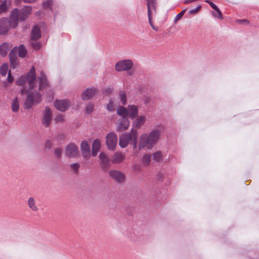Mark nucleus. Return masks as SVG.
I'll list each match as a JSON object with an SVG mask.
<instances>
[{
  "mask_svg": "<svg viewBox=\"0 0 259 259\" xmlns=\"http://www.w3.org/2000/svg\"><path fill=\"white\" fill-rule=\"evenodd\" d=\"M35 69L32 67L26 75L20 76L17 80V84L22 86L21 92H27V99L25 102V106L29 109L32 106L37 104L41 101V93L37 92V86L35 81ZM39 80V91H42L48 85V81L46 74L41 71L38 78Z\"/></svg>",
  "mask_w": 259,
  "mask_h": 259,
  "instance_id": "nucleus-1",
  "label": "nucleus"
},
{
  "mask_svg": "<svg viewBox=\"0 0 259 259\" xmlns=\"http://www.w3.org/2000/svg\"><path fill=\"white\" fill-rule=\"evenodd\" d=\"M160 135V131L157 129L152 131L149 134H143L139 138L138 149L144 148L150 150L158 141Z\"/></svg>",
  "mask_w": 259,
  "mask_h": 259,
  "instance_id": "nucleus-2",
  "label": "nucleus"
},
{
  "mask_svg": "<svg viewBox=\"0 0 259 259\" xmlns=\"http://www.w3.org/2000/svg\"><path fill=\"white\" fill-rule=\"evenodd\" d=\"M17 10H13L11 13L10 19L6 18L0 19V34H5L10 28H15L17 26Z\"/></svg>",
  "mask_w": 259,
  "mask_h": 259,
  "instance_id": "nucleus-3",
  "label": "nucleus"
},
{
  "mask_svg": "<svg viewBox=\"0 0 259 259\" xmlns=\"http://www.w3.org/2000/svg\"><path fill=\"white\" fill-rule=\"evenodd\" d=\"M134 66V62L131 59L121 60L115 64V70L117 72L128 71Z\"/></svg>",
  "mask_w": 259,
  "mask_h": 259,
  "instance_id": "nucleus-4",
  "label": "nucleus"
},
{
  "mask_svg": "<svg viewBox=\"0 0 259 259\" xmlns=\"http://www.w3.org/2000/svg\"><path fill=\"white\" fill-rule=\"evenodd\" d=\"M117 143V137L113 132L108 133L106 137V144L108 150L114 151Z\"/></svg>",
  "mask_w": 259,
  "mask_h": 259,
  "instance_id": "nucleus-5",
  "label": "nucleus"
},
{
  "mask_svg": "<svg viewBox=\"0 0 259 259\" xmlns=\"http://www.w3.org/2000/svg\"><path fill=\"white\" fill-rule=\"evenodd\" d=\"M14 10H17V24L18 21H23L27 19L31 13L32 8L30 6H25L19 11L18 9H15Z\"/></svg>",
  "mask_w": 259,
  "mask_h": 259,
  "instance_id": "nucleus-6",
  "label": "nucleus"
},
{
  "mask_svg": "<svg viewBox=\"0 0 259 259\" xmlns=\"http://www.w3.org/2000/svg\"><path fill=\"white\" fill-rule=\"evenodd\" d=\"M52 119V112L51 109L46 107L42 112L41 122L45 127H49Z\"/></svg>",
  "mask_w": 259,
  "mask_h": 259,
  "instance_id": "nucleus-7",
  "label": "nucleus"
},
{
  "mask_svg": "<svg viewBox=\"0 0 259 259\" xmlns=\"http://www.w3.org/2000/svg\"><path fill=\"white\" fill-rule=\"evenodd\" d=\"M79 154V150L77 146L74 143L69 144L65 149L66 156L72 158L75 157Z\"/></svg>",
  "mask_w": 259,
  "mask_h": 259,
  "instance_id": "nucleus-8",
  "label": "nucleus"
},
{
  "mask_svg": "<svg viewBox=\"0 0 259 259\" xmlns=\"http://www.w3.org/2000/svg\"><path fill=\"white\" fill-rule=\"evenodd\" d=\"M54 105L57 110L64 112L70 107L71 103L68 100H56Z\"/></svg>",
  "mask_w": 259,
  "mask_h": 259,
  "instance_id": "nucleus-9",
  "label": "nucleus"
},
{
  "mask_svg": "<svg viewBox=\"0 0 259 259\" xmlns=\"http://www.w3.org/2000/svg\"><path fill=\"white\" fill-rule=\"evenodd\" d=\"M133 137V134L131 133H125L122 134L119 137V145L122 148H125L128 145L130 142Z\"/></svg>",
  "mask_w": 259,
  "mask_h": 259,
  "instance_id": "nucleus-10",
  "label": "nucleus"
},
{
  "mask_svg": "<svg viewBox=\"0 0 259 259\" xmlns=\"http://www.w3.org/2000/svg\"><path fill=\"white\" fill-rule=\"evenodd\" d=\"M109 175L111 178L118 183L123 182L125 179V175L122 172L117 170H110Z\"/></svg>",
  "mask_w": 259,
  "mask_h": 259,
  "instance_id": "nucleus-11",
  "label": "nucleus"
},
{
  "mask_svg": "<svg viewBox=\"0 0 259 259\" xmlns=\"http://www.w3.org/2000/svg\"><path fill=\"white\" fill-rule=\"evenodd\" d=\"M130 124V122L126 117H121L117 123V131H123L126 130Z\"/></svg>",
  "mask_w": 259,
  "mask_h": 259,
  "instance_id": "nucleus-12",
  "label": "nucleus"
},
{
  "mask_svg": "<svg viewBox=\"0 0 259 259\" xmlns=\"http://www.w3.org/2000/svg\"><path fill=\"white\" fill-rule=\"evenodd\" d=\"M80 149L83 157L88 159L91 156L90 146L87 141H83L80 144Z\"/></svg>",
  "mask_w": 259,
  "mask_h": 259,
  "instance_id": "nucleus-13",
  "label": "nucleus"
},
{
  "mask_svg": "<svg viewBox=\"0 0 259 259\" xmlns=\"http://www.w3.org/2000/svg\"><path fill=\"white\" fill-rule=\"evenodd\" d=\"M97 93V89L93 88L87 89L82 94L81 98L83 100H88L92 99Z\"/></svg>",
  "mask_w": 259,
  "mask_h": 259,
  "instance_id": "nucleus-14",
  "label": "nucleus"
},
{
  "mask_svg": "<svg viewBox=\"0 0 259 259\" xmlns=\"http://www.w3.org/2000/svg\"><path fill=\"white\" fill-rule=\"evenodd\" d=\"M147 7H148V15L149 22L151 27H153V25L152 22L151 15L152 10L155 11L156 6L155 0H147Z\"/></svg>",
  "mask_w": 259,
  "mask_h": 259,
  "instance_id": "nucleus-15",
  "label": "nucleus"
},
{
  "mask_svg": "<svg viewBox=\"0 0 259 259\" xmlns=\"http://www.w3.org/2000/svg\"><path fill=\"white\" fill-rule=\"evenodd\" d=\"M125 158V154L120 152H115L111 158L112 163L117 164L122 162Z\"/></svg>",
  "mask_w": 259,
  "mask_h": 259,
  "instance_id": "nucleus-16",
  "label": "nucleus"
},
{
  "mask_svg": "<svg viewBox=\"0 0 259 259\" xmlns=\"http://www.w3.org/2000/svg\"><path fill=\"white\" fill-rule=\"evenodd\" d=\"M138 107L134 105H129L127 107V116L131 118H134L138 116Z\"/></svg>",
  "mask_w": 259,
  "mask_h": 259,
  "instance_id": "nucleus-17",
  "label": "nucleus"
},
{
  "mask_svg": "<svg viewBox=\"0 0 259 259\" xmlns=\"http://www.w3.org/2000/svg\"><path fill=\"white\" fill-rule=\"evenodd\" d=\"M99 158L101 160V165L104 169L108 168L110 166V159L109 157L103 152L99 155Z\"/></svg>",
  "mask_w": 259,
  "mask_h": 259,
  "instance_id": "nucleus-18",
  "label": "nucleus"
},
{
  "mask_svg": "<svg viewBox=\"0 0 259 259\" xmlns=\"http://www.w3.org/2000/svg\"><path fill=\"white\" fill-rule=\"evenodd\" d=\"M133 121V125L136 128H140L143 125L146 120V117L145 115H140Z\"/></svg>",
  "mask_w": 259,
  "mask_h": 259,
  "instance_id": "nucleus-19",
  "label": "nucleus"
},
{
  "mask_svg": "<svg viewBox=\"0 0 259 259\" xmlns=\"http://www.w3.org/2000/svg\"><path fill=\"white\" fill-rule=\"evenodd\" d=\"M11 48V46L10 44L7 42L3 43L0 45V54L2 56H6Z\"/></svg>",
  "mask_w": 259,
  "mask_h": 259,
  "instance_id": "nucleus-20",
  "label": "nucleus"
},
{
  "mask_svg": "<svg viewBox=\"0 0 259 259\" xmlns=\"http://www.w3.org/2000/svg\"><path fill=\"white\" fill-rule=\"evenodd\" d=\"M41 36L40 29L37 26H34L31 31V39L32 40H36Z\"/></svg>",
  "mask_w": 259,
  "mask_h": 259,
  "instance_id": "nucleus-21",
  "label": "nucleus"
},
{
  "mask_svg": "<svg viewBox=\"0 0 259 259\" xmlns=\"http://www.w3.org/2000/svg\"><path fill=\"white\" fill-rule=\"evenodd\" d=\"M28 205L29 207L33 211H36L38 208L35 204V201L33 197H30L28 200Z\"/></svg>",
  "mask_w": 259,
  "mask_h": 259,
  "instance_id": "nucleus-22",
  "label": "nucleus"
},
{
  "mask_svg": "<svg viewBox=\"0 0 259 259\" xmlns=\"http://www.w3.org/2000/svg\"><path fill=\"white\" fill-rule=\"evenodd\" d=\"M117 113L118 115L121 116L122 117L127 116V108L123 106H118L117 109Z\"/></svg>",
  "mask_w": 259,
  "mask_h": 259,
  "instance_id": "nucleus-23",
  "label": "nucleus"
},
{
  "mask_svg": "<svg viewBox=\"0 0 259 259\" xmlns=\"http://www.w3.org/2000/svg\"><path fill=\"white\" fill-rule=\"evenodd\" d=\"M11 109L13 112H16L19 109V104L18 98L16 97L12 101Z\"/></svg>",
  "mask_w": 259,
  "mask_h": 259,
  "instance_id": "nucleus-24",
  "label": "nucleus"
},
{
  "mask_svg": "<svg viewBox=\"0 0 259 259\" xmlns=\"http://www.w3.org/2000/svg\"><path fill=\"white\" fill-rule=\"evenodd\" d=\"M10 4L9 0H5L1 5H0V14L5 12L8 8V6Z\"/></svg>",
  "mask_w": 259,
  "mask_h": 259,
  "instance_id": "nucleus-25",
  "label": "nucleus"
},
{
  "mask_svg": "<svg viewBox=\"0 0 259 259\" xmlns=\"http://www.w3.org/2000/svg\"><path fill=\"white\" fill-rule=\"evenodd\" d=\"M9 70V65L7 63H4L0 68V74L3 76H5Z\"/></svg>",
  "mask_w": 259,
  "mask_h": 259,
  "instance_id": "nucleus-26",
  "label": "nucleus"
},
{
  "mask_svg": "<svg viewBox=\"0 0 259 259\" xmlns=\"http://www.w3.org/2000/svg\"><path fill=\"white\" fill-rule=\"evenodd\" d=\"M27 53V51L23 45H20L18 49V55L20 57L24 58Z\"/></svg>",
  "mask_w": 259,
  "mask_h": 259,
  "instance_id": "nucleus-27",
  "label": "nucleus"
},
{
  "mask_svg": "<svg viewBox=\"0 0 259 259\" xmlns=\"http://www.w3.org/2000/svg\"><path fill=\"white\" fill-rule=\"evenodd\" d=\"M162 154L160 151H157L153 154V159L156 162H159L162 159Z\"/></svg>",
  "mask_w": 259,
  "mask_h": 259,
  "instance_id": "nucleus-28",
  "label": "nucleus"
},
{
  "mask_svg": "<svg viewBox=\"0 0 259 259\" xmlns=\"http://www.w3.org/2000/svg\"><path fill=\"white\" fill-rule=\"evenodd\" d=\"M131 132L133 136L134 149H135L137 146V130L136 129L132 128L131 130Z\"/></svg>",
  "mask_w": 259,
  "mask_h": 259,
  "instance_id": "nucleus-29",
  "label": "nucleus"
},
{
  "mask_svg": "<svg viewBox=\"0 0 259 259\" xmlns=\"http://www.w3.org/2000/svg\"><path fill=\"white\" fill-rule=\"evenodd\" d=\"M101 147V143L99 140L96 139L93 141L92 144V149L99 150Z\"/></svg>",
  "mask_w": 259,
  "mask_h": 259,
  "instance_id": "nucleus-30",
  "label": "nucleus"
},
{
  "mask_svg": "<svg viewBox=\"0 0 259 259\" xmlns=\"http://www.w3.org/2000/svg\"><path fill=\"white\" fill-rule=\"evenodd\" d=\"M119 98L122 104L124 105L126 103V95L124 92L121 91L120 92Z\"/></svg>",
  "mask_w": 259,
  "mask_h": 259,
  "instance_id": "nucleus-31",
  "label": "nucleus"
},
{
  "mask_svg": "<svg viewBox=\"0 0 259 259\" xmlns=\"http://www.w3.org/2000/svg\"><path fill=\"white\" fill-rule=\"evenodd\" d=\"M215 12H212V14L214 17L218 18L221 20L223 19L222 13L220 10L218 8L214 10Z\"/></svg>",
  "mask_w": 259,
  "mask_h": 259,
  "instance_id": "nucleus-32",
  "label": "nucleus"
},
{
  "mask_svg": "<svg viewBox=\"0 0 259 259\" xmlns=\"http://www.w3.org/2000/svg\"><path fill=\"white\" fill-rule=\"evenodd\" d=\"M115 107V104H114V102L111 100L109 101V103L107 105V109L109 111H113L114 110Z\"/></svg>",
  "mask_w": 259,
  "mask_h": 259,
  "instance_id": "nucleus-33",
  "label": "nucleus"
},
{
  "mask_svg": "<svg viewBox=\"0 0 259 259\" xmlns=\"http://www.w3.org/2000/svg\"><path fill=\"white\" fill-rule=\"evenodd\" d=\"M94 106L92 103H89L87 105L85 108V112L88 114H91L94 111Z\"/></svg>",
  "mask_w": 259,
  "mask_h": 259,
  "instance_id": "nucleus-34",
  "label": "nucleus"
},
{
  "mask_svg": "<svg viewBox=\"0 0 259 259\" xmlns=\"http://www.w3.org/2000/svg\"><path fill=\"white\" fill-rule=\"evenodd\" d=\"M151 161V155L150 154H146L143 156V162L145 165H148Z\"/></svg>",
  "mask_w": 259,
  "mask_h": 259,
  "instance_id": "nucleus-35",
  "label": "nucleus"
},
{
  "mask_svg": "<svg viewBox=\"0 0 259 259\" xmlns=\"http://www.w3.org/2000/svg\"><path fill=\"white\" fill-rule=\"evenodd\" d=\"M53 2L52 0H47L43 3V7L45 9H52Z\"/></svg>",
  "mask_w": 259,
  "mask_h": 259,
  "instance_id": "nucleus-36",
  "label": "nucleus"
},
{
  "mask_svg": "<svg viewBox=\"0 0 259 259\" xmlns=\"http://www.w3.org/2000/svg\"><path fill=\"white\" fill-rule=\"evenodd\" d=\"M79 166V164L78 163H74L70 165V167L74 170L75 173L78 172Z\"/></svg>",
  "mask_w": 259,
  "mask_h": 259,
  "instance_id": "nucleus-37",
  "label": "nucleus"
},
{
  "mask_svg": "<svg viewBox=\"0 0 259 259\" xmlns=\"http://www.w3.org/2000/svg\"><path fill=\"white\" fill-rule=\"evenodd\" d=\"M63 120H64V117H63V115L61 114H59L57 115L55 118V121L57 123L62 122L63 121Z\"/></svg>",
  "mask_w": 259,
  "mask_h": 259,
  "instance_id": "nucleus-38",
  "label": "nucleus"
},
{
  "mask_svg": "<svg viewBox=\"0 0 259 259\" xmlns=\"http://www.w3.org/2000/svg\"><path fill=\"white\" fill-rule=\"evenodd\" d=\"M186 11V10H183L182 12H181L179 14H178L175 18V22H176L178 20H180L183 16L184 15L185 12Z\"/></svg>",
  "mask_w": 259,
  "mask_h": 259,
  "instance_id": "nucleus-39",
  "label": "nucleus"
},
{
  "mask_svg": "<svg viewBox=\"0 0 259 259\" xmlns=\"http://www.w3.org/2000/svg\"><path fill=\"white\" fill-rule=\"evenodd\" d=\"M31 46L32 48L35 50H38L40 47L39 42L36 41L35 40H32Z\"/></svg>",
  "mask_w": 259,
  "mask_h": 259,
  "instance_id": "nucleus-40",
  "label": "nucleus"
},
{
  "mask_svg": "<svg viewBox=\"0 0 259 259\" xmlns=\"http://www.w3.org/2000/svg\"><path fill=\"white\" fill-rule=\"evenodd\" d=\"M201 6H199L197 8L194 9L190 10L189 14L191 15H194L197 14L201 9Z\"/></svg>",
  "mask_w": 259,
  "mask_h": 259,
  "instance_id": "nucleus-41",
  "label": "nucleus"
},
{
  "mask_svg": "<svg viewBox=\"0 0 259 259\" xmlns=\"http://www.w3.org/2000/svg\"><path fill=\"white\" fill-rule=\"evenodd\" d=\"M205 2L209 4V5L210 6V7L214 10H215L216 9H218V7L212 2H209L208 0H205Z\"/></svg>",
  "mask_w": 259,
  "mask_h": 259,
  "instance_id": "nucleus-42",
  "label": "nucleus"
},
{
  "mask_svg": "<svg viewBox=\"0 0 259 259\" xmlns=\"http://www.w3.org/2000/svg\"><path fill=\"white\" fill-rule=\"evenodd\" d=\"M7 80H8V82L10 83H11L13 81V80H14L13 77L11 75L10 71L8 72Z\"/></svg>",
  "mask_w": 259,
  "mask_h": 259,
  "instance_id": "nucleus-43",
  "label": "nucleus"
},
{
  "mask_svg": "<svg viewBox=\"0 0 259 259\" xmlns=\"http://www.w3.org/2000/svg\"><path fill=\"white\" fill-rule=\"evenodd\" d=\"M61 153L62 150L59 148L56 149L55 150V154L56 156H57L58 157H60L61 156Z\"/></svg>",
  "mask_w": 259,
  "mask_h": 259,
  "instance_id": "nucleus-44",
  "label": "nucleus"
},
{
  "mask_svg": "<svg viewBox=\"0 0 259 259\" xmlns=\"http://www.w3.org/2000/svg\"><path fill=\"white\" fill-rule=\"evenodd\" d=\"M113 89L111 88H107L103 90V93L106 94H109L111 93Z\"/></svg>",
  "mask_w": 259,
  "mask_h": 259,
  "instance_id": "nucleus-45",
  "label": "nucleus"
},
{
  "mask_svg": "<svg viewBox=\"0 0 259 259\" xmlns=\"http://www.w3.org/2000/svg\"><path fill=\"white\" fill-rule=\"evenodd\" d=\"M13 52L11 51L10 53V61L11 62L12 65H13L14 66H15V61L13 60L12 58Z\"/></svg>",
  "mask_w": 259,
  "mask_h": 259,
  "instance_id": "nucleus-46",
  "label": "nucleus"
},
{
  "mask_svg": "<svg viewBox=\"0 0 259 259\" xmlns=\"http://www.w3.org/2000/svg\"><path fill=\"white\" fill-rule=\"evenodd\" d=\"M99 150L92 149V154L93 156H96Z\"/></svg>",
  "mask_w": 259,
  "mask_h": 259,
  "instance_id": "nucleus-47",
  "label": "nucleus"
},
{
  "mask_svg": "<svg viewBox=\"0 0 259 259\" xmlns=\"http://www.w3.org/2000/svg\"><path fill=\"white\" fill-rule=\"evenodd\" d=\"M37 0H23V1L25 3H33L36 1Z\"/></svg>",
  "mask_w": 259,
  "mask_h": 259,
  "instance_id": "nucleus-48",
  "label": "nucleus"
},
{
  "mask_svg": "<svg viewBox=\"0 0 259 259\" xmlns=\"http://www.w3.org/2000/svg\"><path fill=\"white\" fill-rule=\"evenodd\" d=\"M52 146V143L50 141H47L46 143V147L50 148Z\"/></svg>",
  "mask_w": 259,
  "mask_h": 259,
  "instance_id": "nucleus-49",
  "label": "nucleus"
},
{
  "mask_svg": "<svg viewBox=\"0 0 259 259\" xmlns=\"http://www.w3.org/2000/svg\"><path fill=\"white\" fill-rule=\"evenodd\" d=\"M237 21L239 22H241V23L245 22V23L248 24V21L246 19L239 20Z\"/></svg>",
  "mask_w": 259,
  "mask_h": 259,
  "instance_id": "nucleus-50",
  "label": "nucleus"
},
{
  "mask_svg": "<svg viewBox=\"0 0 259 259\" xmlns=\"http://www.w3.org/2000/svg\"><path fill=\"white\" fill-rule=\"evenodd\" d=\"M152 27V28H153V29H154V30H158V29H157V28H155L154 26H153V27Z\"/></svg>",
  "mask_w": 259,
  "mask_h": 259,
  "instance_id": "nucleus-51",
  "label": "nucleus"
},
{
  "mask_svg": "<svg viewBox=\"0 0 259 259\" xmlns=\"http://www.w3.org/2000/svg\"><path fill=\"white\" fill-rule=\"evenodd\" d=\"M16 2L17 3H19L21 2V0H15Z\"/></svg>",
  "mask_w": 259,
  "mask_h": 259,
  "instance_id": "nucleus-52",
  "label": "nucleus"
}]
</instances>
